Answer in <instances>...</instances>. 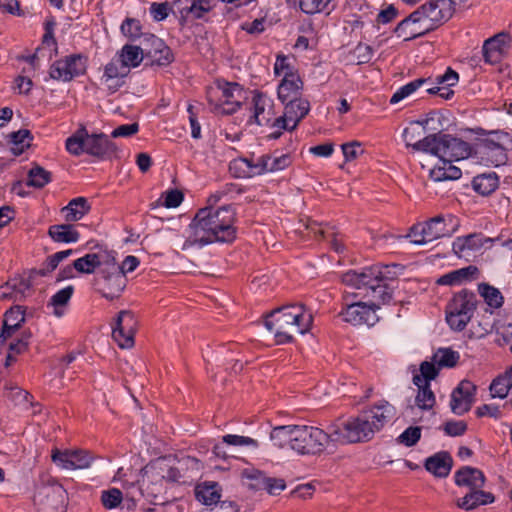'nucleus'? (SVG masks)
<instances>
[{"instance_id": "nucleus-28", "label": "nucleus", "mask_w": 512, "mask_h": 512, "mask_svg": "<svg viewBox=\"0 0 512 512\" xmlns=\"http://www.w3.org/2000/svg\"><path fill=\"white\" fill-rule=\"evenodd\" d=\"M454 480L457 486L468 489L483 488L485 484L483 472L470 466H464L457 470L454 474Z\"/></svg>"}, {"instance_id": "nucleus-41", "label": "nucleus", "mask_w": 512, "mask_h": 512, "mask_svg": "<svg viewBox=\"0 0 512 512\" xmlns=\"http://www.w3.org/2000/svg\"><path fill=\"white\" fill-rule=\"evenodd\" d=\"M229 169L231 173L237 178H250L255 175H260L258 168V161L253 163L246 158L235 159L230 163Z\"/></svg>"}, {"instance_id": "nucleus-39", "label": "nucleus", "mask_w": 512, "mask_h": 512, "mask_svg": "<svg viewBox=\"0 0 512 512\" xmlns=\"http://www.w3.org/2000/svg\"><path fill=\"white\" fill-rule=\"evenodd\" d=\"M218 91L221 93L220 100L224 103L231 105L232 107L228 110L229 112L235 111L240 106L239 98L241 97L243 90L237 83H219Z\"/></svg>"}, {"instance_id": "nucleus-1", "label": "nucleus", "mask_w": 512, "mask_h": 512, "mask_svg": "<svg viewBox=\"0 0 512 512\" xmlns=\"http://www.w3.org/2000/svg\"><path fill=\"white\" fill-rule=\"evenodd\" d=\"M396 269H399L397 264L374 265L364 268L361 272L350 270L342 276V281L358 291L353 293L354 298L367 299L366 302L377 311L382 304L392 299L393 291L388 281L396 278Z\"/></svg>"}, {"instance_id": "nucleus-20", "label": "nucleus", "mask_w": 512, "mask_h": 512, "mask_svg": "<svg viewBox=\"0 0 512 512\" xmlns=\"http://www.w3.org/2000/svg\"><path fill=\"white\" fill-rule=\"evenodd\" d=\"M476 386L468 381H461L451 394L450 407L456 415H463L471 409Z\"/></svg>"}, {"instance_id": "nucleus-49", "label": "nucleus", "mask_w": 512, "mask_h": 512, "mask_svg": "<svg viewBox=\"0 0 512 512\" xmlns=\"http://www.w3.org/2000/svg\"><path fill=\"white\" fill-rule=\"evenodd\" d=\"M460 355L451 348H439L433 355V362L439 367H454Z\"/></svg>"}, {"instance_id": "nucleus-35", "label": "nucleus", "mask_w": 512, "mask_h": 512, "mask_svg": "<svg viewBox=\"0 0 512 512\" xmlns=\"http://www.w3.org/2000/svg\"><path fill=\"white\" fill-rule=\"evenodd\" d=\"M478 274L476 266L470 265L464 268L453 270L449 273L442 275L436 283L438 285H458L467 280L475 279Z\"/></svg>"}, {"instance_id": "nucleus-55", "label": "nucleus", "mask_w": 512, "mask_h": 512, "mask_svg": "<svg viewBox=\"0 0 512 512\" xmlns=\"http://www.w3.org/2000/svg\"><path fill=\"white\" fill-rule=\"evenodd\" d=\"M213 8L211 0H196L190 7L183 8L181 13L191 14L193 18L200 19Z\"/></svg>"}, {"instance_id": "nucleus-4", "label": "nucleus", "mask_w": 512, "mask_h": 512, "mask_svg": "<svg viewBox=\"0 0 512 512\" xmlns=\"http://www.w3.org/2000/svg\"><path fill=\"white\" fill-rule=\"evenodd\" d=\"M235 238V226H181L171 241L175 247L185 251L199 249L214 242L229 243Z\"/></svg>"}, {"instance_id": "nucleus-62", "label": "nucleus", "mask_w": 512, "mask_h": 512, "mask_svg": "<svg viewBox=\"0 0 512 512\" xmlns=\"http://www.w3.org/2000/svg\"><path fill=\"white\" fill-rule=\"evenodd\" d=\"M342 151L346 161H352L363 153L361 144L357 141L346 143L342 145Z\"/></svg>"}, {"instance_id": "nucleus-60", "label": "nucleus", "mask_w": 512, "mask_h": 512, "mask_svg": "<svg viewBox=\"0 0 512 512\" xmlns=\"http://www.w3.org/2000/svg\"><path fill=\"white\" fill-rule=\"evenodd\" d=\"M446 435L457 437L463 435L467 431V424L462 420L446 421L442 427Z\"/></svg>"}, {"instance_id": "nucleus-12", "label": "nucleus", "mask_w": 512, "mask_h": 512, "mask_svg": "<svg viewBox=\"0 0 512 512\" xmlns=\"http://www.w3.org/2000/svg\"><path fill=\"white\" fill-rule=\"evenodd\" d=\"M126 284L127 278L118 267L116 257L106 268L99 270L95 278L97 290L108 300L120 297Z\"/></svg>"}, {"instance_id": "nucleus-16", "label": "nucleus", "mask_w": 512, "mask_h": 512, "mask_svg": "<svg viewBox=\"0 0 512 512\" xmlns=\"http://www.w3.org/2000/svg\"><path fill=\"white\" fill-rule=\"evenodd\" d=\"M283 104L285 105L284 113L274 121L273 126L289 131L294 130L301 119L308 114L310 104L306 99H298Z\"/></svg>"}, {"instance_id": "nucleus-47", "label": "nucleus", "mask_w": 512, "mask_h": 512, "mask_svg": "<svg viewBox=\"0 0 512 512\" xmlns=\"http://www.w3.org/2000/svg\"><path fill=\"white\" fill-rule=\"evenodd\" d=\"M300 8L306 14H330L335 9V3L334 0H300Z\"/></svg>"}, {"instance_id": "nucleus-63", "label": "nucleus", "mask_w": 512, "mask_h": 512, "mask_svg": "<svg viewBox=\"0 0 512 512\" xmlns=\"http://www.w3.org/2000/svg\"><path fill=\"white\" fill-rule=\"evenodd\" d=\"M170 9L171 7L168 2H155L151 4L150 13L156 21H162L168 16Z\"/></svg>"}, {"instance_id": "nucleus-42", "label": "nucleus", "mask_w": 512, "mask_h": 512, "mask_svg": "<svg viewBox=\"0 0 512 512\" xmlns=\"http://www.w3.org/2000/svg\"><path fill=\"white\" fill-rule=\"evenodd\" d=\"M74 292V287L69 285L57 291L49 300L48 307L53 308V314L56 317H62L65 313V308L68 305Z\"/></svg>"}, {"instance_id": "nucleus-45", "label": "nucleus", "mask_w": 512, "mask_h": 512, "mask_svg": "<svg viewBox=\"0 0 512 512\" xmlns=\"http://www.w3.org/2000/svg\"><path fill=\"white\" fill-rule=\"evenodd\" d=\"M48 234L58 243H74L79 239V233L74 226H49Z\"/></svg>"}, {"instance_id": "nucleus-29", "label": "nucleus", "mask_w": 512, "mask_h": 512, "mask_svg": "<svg viewBox=\"0 0 512 512\" xmlns=\"http://www.w3.org/2000/svg\"><path fill=\"white\" fill-rule=\"evenodd\" d=\"M442 236H445V233L435 229V226H410L407 233L401 237L412 244L424 245Z\"/></svg>"}, {"instance_id": "nucleus-14", "label": "nucleus", "mask_w": 512, "mask_h": 512, "mask_svg": "<svg viewBox=\"0 0 512 512\" xmlns=\"http://www.w3.org/2000/svg\"><path fill=\"white\" fill-rule=\"evenodd\" d=\"M97 250L87 253L83 257L74 260V268L79 273L92 274L97 268H106L115 258V252L103 246H97Z\"/></svg>"}, {"instance_id": "nucleus-21", "label": "nucleus", "mask_w": 512, "mask_h": 512, "mask_svg": "<svg viewBox=\"0 0 512 512\" xmlns=\"http://www.w3.org/2000/svg\"><path fill=\"white\" fill-rule=\"evenodd\" d=\"M375 432L381 431L391 423L397 414L396 408L386 400H381L364 410Z\"/></svg>"}, {"instance_id": "nucleus-48", "label": "nucleus", "mask_w": 512, "mask_h": 512, "mask_svg": "<svg viewBox=\"0 0 512 512\" xmlns=\"http://www.w3.org/2000/svg\"><path fill=\"white\" fill-rule=\"evenodd\" d=\"M32 136L29 130L21 129L10 134L11 151L14 155H20L30 146Z\"/></svg>"}, {"instance_id": "nucleus-18", "label": "nucleus", "mask_w": 512, "mask_h": 512, "mask_svg": "<svg viewBox=\"0 0 512 512\" xmlns=\"http://www.w3.org/2000/svg\"><path fill=\"white\" fill-rule=\"evenodd\" d=\"M428 119L425 121H416L410 123L403 131V139L407 147H411L414 151L428 153L431 142L434 141V134L424 136L426 133V125Z\"/></svg>"}, {"instance_id": "nucleus-43", "label": "nucleus", "mask_w": 512, "mask_h": 512, "mask_svg": "<svg viewBox=\"0 0 512 512\" xmlns=\"http://www.w3.org/2000/svg\"><path fill=\"white\" fill-rule=\"evenodd\" d=\"M196 499L204 505L216 504L220 499V489L217 483L200 484L195 488Z\"/></svg>"}, {"instance_id": "nucleus-7", "label": "nucleus", "mask_w": 512, "mask_h": 512, "mask_svg": "<svg viewBox=\"0 0 512 512\" xmlns=\"http://www.w3.org/2000/svg\"><path fill=\"white\" fill-rule=\"evenodd\" d=\"M293 451L299 455L322 453L332 441V425L328 431L308 425H296L294 430Z\"/></svg>"}, {"instance_id": "nucleus-3", "label": "nucleus", "mask_w": 512, "mask_h": 512, "mask_svg": "<svg viewBox=\"0 0 512 512\" xmlns=\"http://www.w3.org/2000/svg\"><path fill=\"white\" fill-rule=\"evenodd\" d=\"M446 0H431L422 5L395 28L398 37L409 41L421 37L451 18V9Z\"/></svg>"}, {"instance_id": "nucleus-64", "label": "nucleus", "mask_w": 512, "mask_h": 512, "mask_svg": "<svg viewBox=\"0 0 512 512\" xmlns=\"http://www.w3.org/2000/svg\"><path fill=\"white\" fill-rule=\"evenodd\" d=\"M122 33L130 38H135L140 34V24L135 19H126L121 25Z\"/></svg>"}, {"instance_id": "nucleus-50", "label": "nucleus", "mask_w": 512, "mask_h": 512, "mask_svg": "<svg viewBox=\"0 0 512 512\" xmlns=\"http://www.w3.org/2000/svg\"><path fill=\"white\" fill-rule=\"evenodd\" d=\"M51 181V174L39 165H34L28 172L29 186L42 188Z\"/></svg>"}, {"instance_id": "nucleus-33", "label": "nucleus", "mask_w": 512, "mask_h": 512, "mask_svg": "<svg viewBox=\"0 0 512 512\" xmlns=\"http://www.w3.org/2000/svg\"><path fill=\"white\" fill-rule=\"evenodd\" d=\"M452 465L453 459L451 455L446 451L434 454L433 456L427 458L425 462V468L427 471L440 478H444L449 475L452 469Z\"/></svg>"}, {"instance_id": "nucleus-34", "label": "nucleus", "mask_w": 512, "mask_h": 512, "mask_svg": "<svg viewBox=\"0 0 512 512\" xmlns=\"http://www.w3.org/2000/svg\"><path fill=\"white\" fill-rule=\"evenodd\" d=\"M147 37L143 42V46L124 45L119 53L118 59L129 70L137 67L146 57Z\"/></svg>"}, {"instance_id": "nucleus-52", "label": "nucleus", "mask_w": 512, "mask_h": 512, "mask_svg": "<svg viewBox=\"0 0 512 512\" xmlns=\"http://www.w3.org/2000/svg\"><path fill=\"white\" fill-rule=\"evenodd\" d=\"M427 80L424 78H419L410 83L400 87L396 90V92L392 95L390 99L391 104H397L400 101L404 100L411 94H413L418 88H420Z\"/></svg>"}, {"instance_id": "nucleus-8", "label": "nucleus", "mask_w": 512, "mask_h": 512, "mask_svg": "<svg viewBox=\"0 0 512 512\" xmlns=\"http://www.w3.org/2000/svg\"><path fill=\"white\" fill-rule=\"evenodd\" d=\"M369 418L364 410L356 417L341 424L332 425V441L340 443H358L369 441L375 435Z\"/></svg>"}, {"instance_id": "nucleus-27", "label": "nucleus", "mask_w": 512, "mask_h": 512, "mask_svg": "<svg viewBox=\"0 0 512 512\" xmlns=\"http://www.w3.org/2000/svg\"><path fill=\"white\" fill-rule=\"evenodd\" d=\"M65 493V489L59 484L43 488L38 495V503L42 506L41 510L44 512L49 509L57 511L63 508Z\"/></svg>"}, {"instance_id": "nucleus-44", "label": "nucleus", "mask_w": 512, "mask_h": 512, "mask_svg": "<svg viewBox=\"0 0 512 512\" xmlns=\"http://www.w3.org/2000/svg\"><path fill=\"white\" fill-rule=\"evenodd\" d=\"M472 186L477 193L483 196L489 195L498 187V177L495 173L478 175L474 177Z\"/></svg>"}, {"instance_id": "nucleus-2", "label": "nucleus", "mask_w": 512, "mask_h": 512, "mask_svg": "<svg viewBox=\"0 0 512 512\" xmlns=\"http://www.w3.org/2000/svg\"><path fill=\"white\" fill-rule=\"evenodd\" d=\"M312 321V314L302 304H292L271 311L265 317L264 325L274 333L277 344H285L292 342L295 333L305 334Z\"/></svg>"}, {"instance_id": "nucleus-26", "label": "nucleus", "mask_w": 512, "mask_h": 512, "mask_svg": "<svg viewBox=\"0 0 512 512\" xmlns=\"http://www.w3.org/2000/svg\"><path fill=\"white\" fill-rule=\"evenodd\" d=\"M303 83L300 77L294 72H285L281 83L278 86V98L282 103L301 99L300 94Z\"/></svg>"}, {"instance_id": "nucleus-40", "label": "nucleus", "mask_w": 512, "mask_h": 512, "mask_svg": "<svg viewBox=\"0 0 512 512\" xmlns=\"http://www.w3.org/2000/svg\"><path fill=\"white\" fill-rule=\"evenodd\" d=\"M295 426L296 425H285L273 428L270 433V439L273 445L280 449L288 447L293 450Z\"/></svg>"}, {"instance_id": "nucleus-59", "label": "nucleus", "mask_w": 512, "mask_h": 512, "mask_svg": "<svg viewBox=\"0 0 512 512\" xmlns=\"http://www.w3.org/2000/svg\"><path fill=\"white\" fill-rule=\"evenodd\" d=\"M156 476L160 481L178 482L181 478V473L178 468L171 467L160 463Z\"/></svg>"}, {"instance_id": "nucleus-5", "label": "nucleus", "mask_w": 512, "mask_h": 512, "mask_svg": "<svg viewBox=\"0 0 512 512\" xmlns=\"http://www.w3.org/2000/svg\"><path fill=\"white\" fill-rule=\"evenodd\" d=\"M66 149L74 156L86 153L90 156L104 159L114 154L117 147L107 135L103 133L89 134L82 127L67 138Z\"/></svg>"}, {"instance_id": "nucleus-57", "label": "nucleus", "mask_w": 512, "mask_h": 512, "mask_svg": "<svg viewBox=\"0 0 512 512\" xmlns=\"http://www.w3.org/2000/svg\"><path fill=\"white\" fill-rule=\"evenodd\" d=\"M420 437L421 428L418 426H410L398 436V442L407 447H412L420 440Z\"/></svg>"}, {"instance_id": "nucleus-30", "label": "nucleus", "mask_w": 512, "mask_h": 512, "mask_svg": "<svg viewBox=\"0 0 512 512\" xmlns=\"http://www.w3.org/2000/svg\"><path fill=\"white\" fill-rule=\"evenodd\" d=\"M455 160H445L438 158L437 163L429 170L430 178L435 182L457 180L461 177V169L452 163Z\"/></svg>"}, {"instance_id": "nucleus-46", "label": "nucleus", "mask_w": 512, "mask_h": 512, "mask_svg": "<svg viewBox=\"0 0 512 512\" xmlns=\"http://www.w3.org/2000/svg\"><path fill=\"white\" fill-rule=\"evenodd\" d=\"M250 478L258 480L259 486L271 495H278L286 488L283 479L266 477L260 471H256Z\"/></svg>"}, {"instance_id": "nucleus-9", "label": "nucleus", "mask_w": 512, "mask_h": 512, "mask_svg": "<svg viewBox=\"0 0 512 512\" xmlns=\"http://www.w3.org/2000/svg\"><path fill=\"white\" fill-rule=\"evenodd\" d=\"M476 308V295L462 290L456 293L446 306V321L456 331H462L470 321Z\"/></svg>"}, {"instance_id": "nucleus-22", "label": "nucleus", "mask_w": 512, "mask_h": 512, "mask_svg": "<svg viewBox=\"0 0 512 512\" xmlns=\"http://www.w3.org/2000/svg\"><path fill=\"white\" fill-rule=\"evenodd\" d=\"M250 113L249 124L268 125L274 115L272 100L261 93H256L252 98Z\"/></svg>"}, {"instance_id": "nucleus-58", "label": "nucleus", "mask_w": 512, "mask_h": 512, "mask_svg": "<svg viewBox=\"0 0 512 512\" xmlns=\"http://www.w3.org/2000/svg\"><path fill=\"white\" fill-rule=\"evenodd\" d=\"M222 441L225 444L233 445V446H248L253 448H258L259 444L257 440L247 437V436H240V435H234V434H227L222 437Z\"/></svg>"}, {"instance_id": "nucleus-24", "label": "nucleus", "mask_w": 512, "mask_h": 512, "mask_svg": "<svg viewBox=\"0 0 512 512\" xmlns=\"http://www.w3.org/2000/svg\"><path fill=\"white\" fill-rule=\"evenodd\" d=\"M193 224H232L235 221L231 206L214 210L211 206L200 209L193 218Z\"/></svg>"}, {"instance_id": "nucleus-54", "label": "nucleus", "mask_w": 512, "mask_h": 512, "mask_svg": "<svg viewBox=\"0 0 512 512\" xmlns=\"http://www.w3.org/2000/svg\"><path fill=\"white\" fill-rule=\"evenodd\" d=\"M128 74L129 69L126 68L117 58L113 59L105 66L102 78L125 79V77H127Z\"/></svg>"}, {"instance_id": "nucleus-51", "label": "nucleus", "mask_w": 512, "mask_h": 512, "mask_svg": "<svg viewBox=\"0 0 512 512\" xmlns=\"http://www.w3.org/2000/svg\"><path fill=\"white\" fill-rule=\"evenodd\" d=\"M479 292L485 302L492 308H499L503 304V296L501 292L488 284L479 285Z\"/></svg>"}, {"instance_id": "nucleus-32", "label": "nucleus", "mask_w": 512, "mask_h": 512, "mask_svg": "<svg viewBox=\"0 0 512 512\" xmlns=\"http://www.w3.org/2000/svg\"><path fill=\"white\" fill-rule=\"evenodd\" d=\"M494 496L490 492H485L482 488L469 489V491L456 501L458 508L464 510H473L480 505L493 503Z\"/></svg>"}, {"instance_id": "nucleus-36", "label": "nucleus", "mask_w": 512, "mask_h": 512, "mask_svg": "<svg viewBox=\"0 0 512 512\" xmlns=\"http://www.w3.org/2000/svg\"><path fill=\"white\" fill-rule=\"evenodd\" d=\"M291 164V158L288 154L282 155H264L258 158V168L260 174L267 172H276L285 169Z\"/></svg>"}, {"instance_id": "nucleus-56", "label": "nucleus", "mask_w": 512, "mask_h": 512, "mask_svg": "<svg viewBox=\"0 0 512 512\" xmlns=\"http://www.w3.org/2000/svg\"><path fill=\"white\" fill-rule=\"evenodd\" d=\"M122 501V492L119 489L111 488L105 490L101 495V502L106 509H114L120 505Z\"/></svg>"}, {"instance_id": "nucleus-15", "label": "nucleus", "mask_w": 512, "mask_h": 512, "mask_svg": "<svg viewBox=\"0 0 512 512\" xmlns=\"http://www.w3.org/2000/svg\"><path fill=\"white\" fill-rule=\"evenodd\" d=\"M137 320L130 311H120L112 330V337L120 348H131L134 345V334Z\"/></svg>"}, {"instance_id": "nucleus-53", "label": "nucleus", "mask_w": 512, "mask_h": 512, "mask_svg": "<svg viewBox=\"0 0 512 512\" xmlns=\"http://www.w3.org/2000/svg\"><path fill=\"white\" fill-rule=\"evenodd\" d=\"M511 388H512V383L503 374L497 376L492 381V383L490 384V387H489L491 396L493 398L498 397L500 399H504L508 395Z\"/></svg>"}, {"instance_id": "nucleus-10", "label": "nucleus", "mask_w": 512, "mask_h": 512, "mask_svg": "<svg viewBox=\"0 0 512 512\" xmlns=\"http://www.w3.org/2000/svg\"><path fill=\"white\" fill-rule=\"evenodd\" d=\"M471 152L472 149L467 142L443 133H434V141L428 150L429 154L437 158L455 161L468 158Z\"/></svg>"}, {"instance_id": "nucleus-61", "label": "nucleus", "mask_w": 512, "mask_h": 512, "mask_svg": "<svg viewBox=\"0 0 512 512\" xmlns=\"http://www.w3.org/2000/svg\"><path fill=\"white\" fill-rule=\"evenodd\" d=\"M162 197L164 198L163 206L166 208H176L178 207L183 199V193L178 189H171L163 193Z\"/></svg>"}, {"instance_id": "nucleus-13", "label": "nucleus", "mask_w": 512, "mask_h": 512, "mask_svg": "<svg viewBox=\"0 0 512 512\" xmlns=\"http://www.w3.org/2000/svg\"><path fill=\"white\" fill-rule=\"evenodd\" d=\"M52 461L60 468L66 470L86 469L93 462V456L85 450H52Z\"/></svg>"}, {"instance_id": "nucleus-31", "label": "nucleus", "mask_w": 512, "mask_h": 512, "mask_svg": "<svg viewBox=\"0 0 512 512\" xmlns=\"http://www.w3.org/2000/svg\"><path fill=\"white\" fill-rule=\"evenodd\" d=\"M25 321V314L23 306L16 305L6 311L3 321V329L0 335V345H2L7 338L11 337L21 324Z\"/></svg>"}, {"instance_id": "nucleus-6", "label": "nucleus", "mask_w": 512, "mask_h": 512, "mask_svg": "<svg viewBox=\"0 0 512 512\" xmlns=\"http://www.w3.org/2000/svg\"><path fill=\"white\" fill-rule=\"evenodd\" d=\"M509 150H512V137L504 131H492L480 141L476 154L484 165L498 167L506 164Z\"/></svg>"}, {"instance_id": "nucleus-19", "label": "nucleus", "mask_w": 512, "mask_h": 512, "mask_svg": "<svg viewBox=\"0 0 512 512\" xmlns=\"http://www.w3.org/2000/svg\"><path fill=\"white\" fill-rule=\"evenodd\" d=\"M85 60L80 55H72L58 60L50 68V77L55 80L70 81L85 72Z\"/></svg>"}, {"instance_id": "nucleus-25", "label": "nucleus", "mask_w": 512, "mask_h": 512, "mask_svg": "<svg viewBox=\"0 0 512 512\" xmlns=\"http://www.w3.org/2000/svg\"><path fill=\"white\" fill-rule=\"evenodd\" d=\"M509 44V36L505 33H499L486 40L483 45L485 61L490 64L500 62L506 53Z\"/></svg>"}, {"instance_id": "nucleus-38", "label": "nucleus", "mask_w": 512, "mask_h": 512, "mask_svg": "<svg viewBox=\"0 0 512 512\" xmlns=\"http://www.w3.org/2000/svg\"><path fill=\"white\" fill-rule=\"evenodd\" d=\"M90 210V205L86 198L78 197L72 199L67 206L62 208L61 212L68 222H76L83 218Z\"/></svg>"}, {"instance_id": "nucleus-11", "label": "nucleus", "mask_w": 512, "mask_h": 512, "mask_svg": "<svg viewBox=\"0 0 512 512\" xmlns=\"http://www.w3.org/2000/svg\"><path fill=\"white\" fill-rule=\"evenodd\" d=\"M339 316L344 322L352 325L373 326L378 321L375 308L360 298H354L353 293L349 292L343 297V308Z\"/></svg>"}, {"instance_id": "nucleus-17", "label": "nucleus", "mask_w": 512, "mask_h": 512, "mask_svg": "<svg viewBox=\"0 0 512 512\" xmlns=\"http://www.w3.org/2000/svg\"><path fill=\"white\" fill-rule=\"evenodd\" d=\"M31 273L15 275L0 286V300L21 302L31 293Z\"/></svg>"}, {"instance_id": "nucleus-37", "label": "nucleus", "mask_w": 512, "mask_h": 512, "mask_svg": "<svg viewBox=\"0 0 512 512\" xmlns=\"http://www.w3.org/2000/svg\"><path fill=\"white\" fill-rule=\"evenodd\" d=\"M413 383L418 387L415 398L416 405L423 410H430L435 405V395L430 388V383L423 384L421 376L414 375Z\"/></svg>"}, {"instance_id": "nucleus-23", "label": "nucleus", "mask_w": 512, "mask_h": 512, "mask_svg": "<svg viewBox=\"0 0 512 512\" xmlns=\"http://www.w3.org/2000/svg\"><path fill=\"white\" fill-rule=\"evenodd\" d=\"M146 59L151 65L166 66L173 61L174 56L162 39L150 35L147 37Z\"/></svg>"}]
</instances>
